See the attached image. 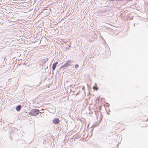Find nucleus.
Wrapping results in <instances>:
<instances>
[{
    "label": "nucleus",
    "mask_w": 148,
    "mask_h": 148,
    "mask_svg": "<svg viewBox=\"0 0 148 148\" xmlns=\"http://www.w3.org/2000/svg\"><path fill=\"white\" fill-rule=\"evenodd\" d=\"M93 88L94 89V90H98V88H97V85H96V86H94L93 87Z\"/></svg>",
    "instance_id": "6"
},
{
    "label": "nucleus",
    "mask_w": 148,
    "mask_h": 148,
    "mask_svg": "<svg viewBox=\"0 0 148 148\" xmlns=\"http://www.w3.org/2000/svg\"><path fill=\"white\" fill-rule=\"evenodd\" d=\"M60 121L58 118H55L53 120V123L55 124H58L59 123Z\"/></svg>",
    "instance_id": "2"
},
{
    "label": "nucleus",
    "mask_w": 148,
    "mask_h": 148,
    "mask_svg": "<svg viewBox=\"0 0 148 148\" xmlns=\"http://www.w3.org/2000/svg\"><path fill=\"white\" fill-rule=\"evenodd\" d=\"M68 62H70L71 61H68Z\"/></svg>",
    "instance_id": "8"
},
{
    "label": "nucleus",
    "mask_w": 148,
    "mask_h": 148,
    "mask_svg": "<svg viewBox=\"0 0 148 148\" xmlns=\"http://www.w3.org/2000/svg\"><path fill=\"white\" fill-rule=\"evenodd\" d=\"M58 64V62H56L53 64V66H52L53 70H54L55 69L56 65Z\"/></svg>",
    "instance_id": "3"
},
{
    "label": "nucleus",
    "mask_w": 148,
    "mask_h": 148,
    "mask_svg": "<svg viewBox=\"0 0 148 148\" xmlns=\"http://www.w3.org/2000/svg\"><path fill=\"white\" fill-rule=\"evenodd\" d=\"M21 108V106H17L16 107V110L17 111H19Z\"/></svg>",
    "instance_id": "5"
},
{
    "label": "nucleus",
    "mask_w": 148,
    "mask_h": 148,
    "mask_svg": "<svg viewBox=\"0 0 148 148\" xmlns=\"http://www.w3.org/2000/svg\"><path fill=\"white\" fill-rule=\"evenodd\" d=\"M75 68H77L78 67V66L77 64H76L75 65Z\"/></svg>",
    "instance_id": "7"
},
{
    "label": "nucleus",
    "mask_w": 148,
    "mask_h": 148,
    "mask_svg": "<svg viewBox=\"0 0 148 148\" xmlns=\"http://www.w3.org/2000/svg\"><path fill=\"white\" fill-rule=\"evenodd\" d=\"M69 66V64L68 62H66L65 64L61 66L62 67H63L65 66Z\"/></svg>",
    "instance_id": "4"
},
{
    "label": "nucleus",
    "mask_w": 148,
    "mask_h": 148,
    "mask_svg": "<svg viewBox=\"0 0 148 148\" xmlns=\"http://www.w3.org/2000/svg\"><path fill=\"white\" fill-rule=\"evenodd\" d=\"M39 113L38 110L36 109L31 111L29 113V114L32 116H35L37 115Z\"/></svg>",
    "instance_id": "1"
},
{
    "label": "nucleus",
    "mask_w": 148,
    "mask_h": 148,
    "mask_svg": "<svg viewBox=\"0 0 148 148\" xmlns=\"http://www.w3.org/2000/svg\"><path fill=\"white\" fill-rule=\"evenodd\" d=\"M146 126H144V127H146Z\"/></svg>",
    "instance_id": "9"
}]
</instances>
